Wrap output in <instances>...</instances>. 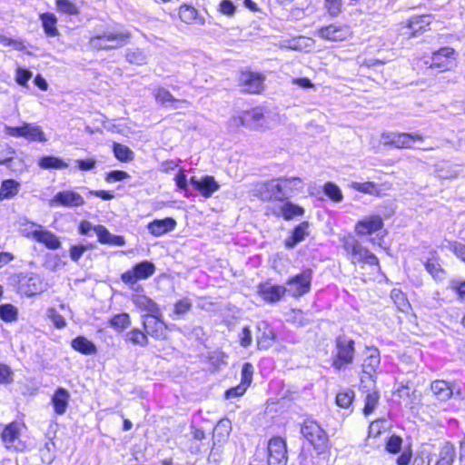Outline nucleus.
<instances>
[{"label": "nucleus", "instance_id": "obj_33", "mask_svg": "<svg viewBox=\"0 0 465 465\" xmlns=\"http://www.w3.org/2000/svg\"><path fill=\"white\" fill-rule=\"evenodd\" d=\"M70 393L63 388L58 387L51 397V403L56 415H63L66 412L69 405Z\"/></svg>", "mask_w": 465, "mask_h": 465}, {"label": "nucleus", "instance_id": "obj_12", "mask_svg": "<svg viewBox=\"0 0 465 465\" xmlns=\"http://www.w3.org/2000/svg\"><path fill=\"white\" fill-rule=\"evenodd\" d=\"M142 327L145 329L148 338L156 341H165L168 338V324L163 319L162 311L159 314L142 316Z\"/></svg>", "mask_w": 465, "mask_h": 465}, {"label": "nucleus", "instance_id": "obj_37", "mask_svg": "<svg viewBox=\"0 0 465 465\" xmlns=\"http://www.w3.org/2000/svg\"><path fill=\"white\" fill-rule=\"evenodd\" d=\"M37 165L43 170H64L68 163L61 157L54 155H43L38 158Z\"/></svg>", "mask_w": 465, "mask_h": 465}, {"label": "nucleus", "instance_id": "obj_57", "mask_svg": "<svg viewBox=\"0 0 465 465\" xmlns=\"http://www.w3.org/2000/svg\"><path fill=\"white\" fill-rule=\"evenodd\" d=\"M14 381V371L5 363L0 362V385H8Z\"/></svg>", "mask_w": 465, "mask_h": 465}, {"label": "nucleus", "instance_id": "obj_6", "mask_svg": "<svg viewBox=\"0 0 465 465\" xmlns=\"http://www.w3.org/2000/svg\"><path fill=\"white\" fill-rule=\"evenodd\" d=\"M312 268H304L300 272L290 276L285 282L287 294L293 299H300L308 294L312 290Z\"/></svg>", "mask_w": 465, "mask_h": 465}, {"label": "nucleus", "instance_id": "obj_41", "mask_svg": "<svg viewBox=\"0 0 465 465\" xmlns=\"http://www.w3.org/2000/svg\"><path fill=\"white\" fill-rule=\"evenodd\" d=\"M109 326L116 332H123L127 330L132 324V319L129 313L121 312L113 315L108 320Z\"/></svg>", "mask_w": 465, "mask_h": 465}, {"label": "nucleus", "instance_id": "obj_34", "mask_svg": "<svg viewBox=\"0 0 465 465\" xmlns=\"http://www.w3.org/2000/svg\"><path fill=\"white\" fill-rule=\"evenodd\" d=\"M45 35L47 37H57L60 35L58 29V18L52 12H44L39 15Z\"/></svg>", "mask_w": 465, "mask_h": 465}, {"label": "nucleus", "instance_id": "obj_10", "mask_svg": "<svg viewBox=\"0 0 465 465\" xmlns=\"http://www.w3.org/2000/svg\"><path fill=\"white\" fill-rule=\"evenodd\" d=\"M265 75L251 69L241 70L238 75V85L247 94H261L265 88Z\"/></svg>", "mask_w": 465, "mask_h": 465}, {"label": "nucleus", "instance_id": "obj_43", "mask_svg": "<svg viewBox=\"0 0 465 465\" xmlns=\"http://www.w3.org/2000/svg\"><path fill=\"white\" fill-rule=\"evenodd\" d=\"M153 96L155 101L162 105L171 103L189 104L186 99H176L168 89L162 86L153 90Z\"/></svg>", "mask_w": 465, "mask_h": 465}, {"label": "nucleus", "instance_id": "obj_47", "mask_svg": "<svg viewBox=\"0 0 465 465\" xmlns=\"http://www.w3.org/2000/svg\"><path fill=\"white\" fill-rule=\"evenodd\" d=\"M55 6L58 12L71 16L80 15V7L74 0H55Z\"/></svg>", "mask_w": 465, "mask_h": 465}, {"label": "nucleus", "instance_id": "obj_52", "mask_svg": "<svg viewBox=\"0 0 465 465\" xmlns=\"http://www.w3.org/2000/svg\"><path fill=\"white\" fill-rule=\"evenodd\" d=\"M403 440L400 435L392 434L386 439L385 450L390 454H398L401 450Z\"/></svg>", "mask_w": 465, "mask_h": 465}, {"label": "nucleus", "instance_id": "obj_14", "mask_svg": "<svg viewBox=\"0 0 465 465\" xmlns=\"http://www.w3.org/2000/svg\"><path fill=\"white\" fill-rule=\"evenodd\" d=\"M154 272V264L150 261H143L123 272L121 274V281L128 286H133L139 281L150 278Z\"/></svg>", "mask_w": 465, "mask_h": 465}, {"label": "nucleus", "instance_id": "obj_54", "mask_svg": "<svg viewBox=\"0 0 465 465\" xmlns=\"http://www.w3.org/2000/svg\"><path fill=\"white\" fill-rule=\"evenodd\" d=\"M193 308V302L189 298L177 300L173 304V313L175 316H183L188 313Z\"/></svg>", "mask_w": 465, "mask_h": 465}, {"label": "nucleus", "instance_id": "obj_39", "mask_svg": "<svg viewBox=\"0 0 465 465\" xmlns=\"http://www.w3.org/2000/svg\"><path fill=\"white\" fill-rule=\"evenodd\" d=\"M20 188L21 183L15 179L3 180L0 184V202L10 200L16 196Z\"/></svg>", "mask_w": 465, "mask_h": 465}, {"label": "nucleus", "instance_id": "obj_23", "mask_svg": "<svg viewBox=\"0 0 465 465\" xmlns=\"http://www.w3.org/2000/svg\"><path fill=\"white\" fill-rule=\"evenodd\" d=\"M177 15L181 22L186 25H203L205 19L200 12L191 4L183 3L177 8Z\"/></svg>", "mask_w": 465, "mask_h": 465}, {"label": "nucleus", "instance_id": "obj_51", "mask_svg": "<svg viewBox=\"0 0 465 465\" xmlns=\"http://www.w3.org/2000/svg\"><path fill=\"white\" fill-rule=\"evenodd\" d=\"M387 430L384 419H376L372 420L368 428L369 439H379Z\"/></svg>", "mask_w": 465, "mask_h": 465}, {"label": "nucleus", "instance_id": "obj_38", "mask_svg": "<svg viewBox=\"0 0 465 465\" xmlns=\"http://www.w3.org/2000/svg\"><path fill=\"white\" fill-rule=\"evenodd\" d=\"M35 241L42 243L45 248L49 250H57L61 247V242L59 238L52 232L44 229L38 231Z\"/></svg>", "mask_w": 465, "mask_h": 465}, {"label": "nucleus", "instance_id": "obj_15", "mask_svg": "<svg viewBox=\"0 0 465 465\" xmlns=\"http://www.w3.org/2000/svg\"><path fill=\"white\" fill-rule=\"evenodd\" d=\"M288 460L287 443L285 439L273 436L267 444V464L286 465Z\"/></svg>", "mask_w": 465, "mask_h": 465}, {"label": "nucleus", "instance_id": "obj_46", "mask_svg": "<svg viewBox=\"0 0 465 465\" xmlns=\"http://www.w3.org/2000/svg\"><path fill=\"white\" fill-rule=\"evenodd\" d=\"M126 62L131 64L142 66L147 64V55L143 49L141 48H130L125 52L124 54Z\"/></svg>", "mask_w": 465, "mask_h": 465}, {"label": "nucleus", "instance_id": "obj_48", "mask_svg": "<svg viewBox=\"0 0 465 465\" xmlns=\"http://www.w3.org/2000/svg\"><path fill=\"white\" fill-rule=\"evenodd\" d=\"M322 191L328 199L333 203H340L343 200V193L341 188L333 182H326L322 185Z\"/></svg>", "mask_w": 465, "mask_h": 465}, {"label": "nucleus", "instance_id": "obj_7", "mask_svg": "<svg viewBox=\"0 0 465 465\" xmlns=\"http://www.w3.org/2000/svg\"><path fill=\"white\" fill-rule=\"evenodd\" d=\"M25 427L23 422L16 420H13L4 427L0 438L6 450L15 452H23L26 450L25 441L21 440V430Z\"/></svg>", "mask_w": 465, "mask_h": 465}, {"label": "nucleus", "instance_id": "obj_45", "mask_svg": "<svg viewBox=\"0 0 465 465\" xmlns=\"http://www.w3.org/2000/svg\"><path fill=\"white\" fill-rule=\"evenodd\" d=\"M355 400V392L352 389L347 388L339 391L335 396V404L341 409H349Z\"/></svg>", "mask_w": 465, "mask_h": 465}, {"label": "nucleus", "instance_id": "obj_63", "mask_svg": "<svg viewBox=\"0 0 465 465\" xmlns=\"http://www.w3.org/2000/svg\"><path fill=\"white\" fill-rule=\"evenodd\" d=\"M87 249L88 246L84 244L72 245L69 249L71 260L77 262Z\"/></svg>", "mask_w": 465, "mask_h": 465}, {"label": "nucleus", "instance_id": "obj_26", "mask_svg": "<svg viewBox=\"0 0 465 465\" xmlns=\"http://www.w3.org/2000/svg\"><path fill=\"white\" fill-rule=\"evenodd\" d=\"M310 223L302 221L296 224L291 231V234L284 240L283 245L286 249H293L298 243L302 242L309 236Z\"/></svg>", "mask_w": 465, "mask_h": 465}, {"label": "nucleus", "instance_id": "obj_42", "mask_svg": "<svg viewBox=\"0 0 465 465\" xmlns=\"http://www.w3.org/2000/svg\"><path fill=\"white\" fill-rule=\"evenodd\" d=\"M71 346L74 351L84 355H93L97 352L96 346L84 336L74 338L71 342Z\"/></svg>", "mask_w": 465, "mask_h": 465}, {"label": "nucleus", "instance_id": "obj_28", "mask_svg": "<svg viewBox=\"0 0 465 465\" xmlns=\"http://www.w3.org/2000/svg\"><path fill=\"white\" fill-rule=\"evenodd\" d=\"M371 381L372 386L371 388L362 390V392L364 393V405L361 411L365 417H368L374 412L381 399L380 391L375 384V380L371 379Z\"/></svg>", "mask_w": 465, "mask_h": 465}, {"label": "nucleus", "instance_id": "obj_29", "mask_svg": "<svg viewBox=\"0 0 465 465\" xmlns=\"http://www.w3.org/2000/svg\"><path fill=\"white\" fill-rule=\"evenodd\" d=\"M176 221L173 217H165L163 219H154L148 223V232L154 237H160L175 229Z\"/></svg>", "mask_w": 465, "mask_h": 465}, {"label": "nucleus", "instance_id": "obj_4", "mask_svg": "<svg viewBox=\"0 0 465 465\" xmlns=\"http://www.w3.org/2000/svg\"><path fill=\"white\" fill-rule=\"evenodd\" d=\"M433 22L434 15L431 14L412 15L396 25V32L398 36L410 40L429 32Z\"/></svg>", "mask_w": 465, "mask_h": 465}, {"label": "nucleus", "instance_id": "obj_18", "mask_svg": "<svg viewBox=\"0 0 465 465\" xmlns=\"http://www.w3.org/2000/svg\"><path fill=\"white\" fill-rule=\"evenodd\" d=\"M383 227V218L378 214H371L358 220L354 225V232L357 236L364 237L378 232Z\"/></svg>", "mask_w": 465, "mask_h": 465}, {"label": "nucleus", "instance_id": "obj_59", "mask_svg": "<svg viewBox=\"0 0 465 465\" xmlns=\"http://www.w3.org/2000/svg\"><path fill=\"white\" fill-rule=\"evenodd\" d=\"M32 73L27 68L17 67L15 70V82L21 86H27L28 81L32 78Z\"/></svg>", "mask_w": 465, "mask_h": 465}, {"label": "nucleus", "instance_id": "obj_55", "mask_svg": "<svg viewBox=\"0 0 465 465\" xmlns=\"http://www.w3.org/2000/svg\"><path fill=\"white\" fill-rule=\"evenodd\" d=\"M324 8L331 17H337L342 13V0H324Z\"/></svg>", "mask_w": 465, "mask_h": 465}, {"label": "nucleus", "instance_id": "obj_31", "mask_svg": "<svg viewBox=\"0 0 465 465\" xmlns=\"http://www.w3.org/2000/svg\"><path fill=\"white\" fill-rule=\"evenodd\" d=\"M131 300L138 310L146 312V314L143 316H152V314H159V312H161L159 305L145 294H134L132 296Z\"/></svg>", "mask_w": 465, "mask_h": 465}, {"label": "nucleus", "instance_id": "obj_19", "mask_svg": "<svg viewBox=\"0 0 465 465\" xmlns=\"http://www.w3.org/2000/svg\"><path fill=\"white\" fill-rule=\"evenodd\" d=\"M351 263L359 265L361 269L369 267L371 272L368 274L362 273V280L364 282L375 281L378 274L381 273V267L379 258L370 250L360 255L355 260H351Z\"/></svg>", "mask_w": 465, "mask_h": 465}, {"label": "nucleus", "instance_id": "obj_30", "mask_svg": "<svg viewBox=\"0 0 465 465\" xmlns=\"http://www.w3.org/2000/svg\"><path fill=\"white\" fill-rule=\"evenodd\" d=\"M94 231L96 233L98 242L101 244L117 247L125 245L124 236L112 234L103 224L94 225Z\"/></svg>", "mask_w": 465, "mask_h": 465}, {"label": "nucleus", "instance_id": "obj_53", "mask_svg": "<svg viewBox=\"0 0 465 465\" xmlns=\"http://www.w3.org/2000/svg\"><path fill=\"white\" fill-rule=\"evenodd\" d=\"M42 227L41 224L26 220L21 223L20 232L24 237L35 240L38 231L41 230Z\"/></svg>", "mask_w": 465, "mask_h": 465}, {"label": "nucleus", "instance_id": "obj_25", "mask_svg": "<svg viewBox=\"0 0 465 465\" xmlns=\"http://www.w3.org/2000/svg\"><path fill=\"white\" fill-rule=\"evenodd\" d=\"M52 202L63 207H79L84 204V197L72 190L58 192Z\"/></svg>", "mask_w": 465, "mask_h": 465}, {"label": "nucleus", "instance_id": "obj_56", "mask_svg": "<svg viewBox=\"0 0 465 465\" xmlns=\"http://www.w3.org/2000/svg\"><path fill=\"white\" fill-rule=\"evenodd\" d=\"M391 300L395 305L400 309L403 310L404 307L409 305L408 299L405 293L400 289H392L390 294Z\"/></svg>", "mask_w": 465, "mask_h": 465}, {"label": "nucleus", "instance_id": "obj_49", "mask_svg": "<svg viewBox=\"0 0 465 465\" xmlns=\"http://www.w3.org/2000/svg\"><path fill=\"white\" fill-rule=\"evenodd\" d=\"M276 341V334L272 329L265 330L261 335L257 336V349L265 351L271 348Z\"/></svg>", "mask_w": 465, "mask_h": 465}, {"label": "nucleus", "instance_id": "obj_11", "mask_svg": "<svg viewBox=\"0 0 465 465\" xmlns=\"http://www.w3.org/2000/svg\"><path fill=\"white\" fill-rule=\"evenodd\" d=\"M264 112L262 107L256 106L243 110L237 116L232 117L230 124L234 129L242 127L257 130L262 126L264 121Z\"/></svg>", "mask_w": 465, "mask_h": 465}, {"label": "nucleus", "instance_id": "obj_21", "mask_svg": "<svg viewBox=\"0 0 465 465\" xmlns=\"http://www.w3.org/2000/svg\"><path fill=\"white\" fill-rule=\"evenodd\" d=\"M192 186L204 198H210L220 189V184L213 175H204L201 179L196 176L190 178Z\"/></svg>", "mask_w": 465, "mask_h": 465}, {"label": "nucleus", "instance_id": "obj_61", "mask_svg": "<svg viewBox=\"0 0 465 465\" xmlns=\"http://www.w3.org/2000/svg\"><path fill=\"white\" fill-rule=\"evenodd\" d=\"M252 342V331L249 326L242 327L239 334V343L243 348H248Z\"/></svg>", "mask_w": 465, "mask_h": 465}, {"label": "nucleus", "instance_id": "obj_64", "mask_svg": "<svg viewBox=\"0 0 465 465\" xmlns=\"http://www.w3.org/2000/svg\"><path fill=\"white\" fill-rule=\"evenodd\" d=\"M450 251L465 263V244L460 242H453L450 246Z\"/></svg>", "mask_w": 465, "mask_h": 465}, {"label": "nucleus", "instance_id": "obj_60", "mask_svg": "<svg viewBox=\"0 0 465 465\" xmlns=\"http://www.w3.org/2000/svg\"><path fill=\"white\" fill-rule=\"evenodd\" d=\"M0 44L5 46H13L18 51H23L25 49V45L23 40L6 37L2 34H0Z\"/></svg>", "mask_w": 465, "mask_h": 465}, {"label": "nucleus", "instance_id": "obj_44", "mask_svg": "<svg viewBox=\"0 0 465 465\" xmlns=\"http://www.w3.org/2000/svg\"><path fill=\"white\" fill-rule=\"evenodd\" d=\"M19 319V310L13 303L0 304V320L5 323H13Z\"/></svg>", "mask_w": 465, "mask_h": 465}, {"label": "nucleus", "instance_id": "obj_2", "mask_svg": "<svg viewBox=\"0 0 465 465\" xmlns=\"http://www.w3.org/2000/svg\"><path fill=\"white\" fill-rule=\"evenodd\" d=\"M300 431L315 455L320 456L330 451L329 435L317 420L311 418L305 419L301 424Z\"/></svg>", "mask_w": 465, "mask_h": 465}, {"label": "nucleus", "instance_id": "obj_24", "mask_svg": "<svg viewBox=\"0 0 465 465\" xmlns=\"http://www.w3.org/2000/svg\"><path fill=\"white\" fill-rule=\"evenodd\" d=\"M381 364V352L375 346L365 347V357L361 363L362 371L371 377L376 373Z\"/></svg>", "mask_w": 465, "mask_h": 465}, {"label": "nucleus", "instance_id": "obj_22", "mask_svg": "<svg viewBox=\"0 0 465 465\" xmlns=\"http://www.w3.org/2000/svg\"><path fill=\"white\" fill-rule=\"evenodd\" d=\"M423 265L435 281L445 279L447 272L442 267L441 259L437 250L431 249L429 252V257L423 262Z\"/></svg>", "mask_w": 465, "mask_h": 465}, {"label": "nucleus", "instance_id": "obj_20", "mask_svg": "<svg viewBox=\"0 0 465 465\" xmlns=\"http://www.w3.org/2000/svg\"><path fill=\"white\" fill-rule=\"evenodd\" d=\"M257 294L265 303L275 304L286 296L287 289L280 284L260 282L257 285Z\"/></svg>", "mask_w": 465, "mask_h": 465}, {"label": "nucleus", "instance_id": "obj_32", "mask_svg": "<svg viewBox=\"0 0 465 465\" xmlns=\"http://www.w3.org/2000/svg\"><path fill=\"white\" fill-rule=\"evenodd\" d=\"M381 186L385 189H391V184L390 183H384L382 184H378L374 182L367 181V182H352L351 187L359 193L373 195L376 197H381L384 195Z\"/></svg>", "mask_w": 465, "mask_h": 465}, {"label": "nucleus", "instance_id": "obj_17", "mask_svg": "<svg viewBox=\"0 0 465 465\" xmlns=\"http://www.w3.org/2000/svg\"><path fill=\"white\" fill-rule=\"evenodd\" d=\"M253 372V366L251 362L243 363L241 370V382L226 390L223 394L224 398L229 400L244 395L252 382Z\"/></svg>", "mask_w": 465, "mask_h": 465}, {"label": "nucleus", "instance_id": "obj_1", "mask_svg": "<svg viewBox=\"0 0 465 465\" xmlns=\"http://www.w3.org/2000/svg\"><path fill=\"white\" fill-rule=\"evenodd\" d=\"M300 183H302V179L297 176H281L258 182L254 184L253 195L264 203L282 202V203L279 207L266 206L264 215L291 221L302 217L305 213V209L302 205L289 201L288 192L292 193L296 190L295 185Z\"/></svg>", "mask_w": 465, "mask_h": 465}, {"label": "nucleus", "instance_id": "obj_40", "mask_svg": "<svg viewBox=\"0 0 465 465\" xmlns=\"http://www.w3.org/2000/svg\"><path fill=\"white\" fill-rule=\"evenodd\" d=\"M125 341L133 346L146 347L149 344V338L145 329L133 328L126 333Z\"/></svg>", "mask_w": 465, "mask_h": 465}, {"label": "nucleus", "instance_id": "obj_13", "mask_svg": "<svg viewBox=\"0 0 465 465\" xmlns=\"http://www.w3.org/2000/svg\"><path fill=\"white\" fill-rule=\"evenodd\" d=\"M458 52L450 46H443L432 52L430 68L439 72L450 71L456 64Z\"/></svg>", "mask_w": 465, "mask_h": 465}, {"label": "nucleus", "instance_id": "obj_50", "mask_svg": "<svg viewBox=\"0 0 465 465\" xmlns=\"http://www.w3.org/2000/svg\"><path fill=\"white\" fill-rule=\"evenodd\" d=\"M113 152L114 157L120 162L128 163L134 159V152L125 144L114 143Z\"/></svg>", "mask_w": 465, "mask_h": 465}, {"label": "nucleus", "instance_id": "obj_16", "mask_svg": "<svg viewBox=\"0 0 465 465\" xmlns=\"http://www.w3.org/2000/svg\"><path fill=\"white\" fill-rule=\"evenodd\" d=\"M426 136L420 133L398 132L384 135L385 143L397 149H411L416 143H422Z\"/></svg>", "mask_w": 465, "mask_h": 465}, {"label": "nucleus", "instance_id": "obj_9", "mask_svg": "<svg viewBox=\"0 0 465 465\" xmlns=\"http://www.w3.org/2000/svg\"><path fill=\"white\" fill-rule=\"evenodd\" d=\"M7 135L15 138H24L31 143H45L47 142L46 134L40 125L24 122L20 126H5Z\"/></svg>", "mask_w": 465, "mask_h": 465}, {"label": "nucleus", "instance_id": "obj_62", "mask_svg": "<svg viewBox=\"0 0 465 465\" xmlns=\"http://www.w3.org/2000/svg\"><path fill=\"white\" fill-rule=\"evenodd\" d=\"M218 11L224 15L232 16L236 7L231 0H222L218 5Z\"/></svg>", "mask_w": 465, "mask_h": 465}, {"label": "nucleus", "instance_id": "obj_5", "mask_svg": "<svg viewBox=\"0 0 465 465\" xmlns=\"http://www.w3.org/2000/svg\"><path fill=\"white\" fill-rule=\"evenodd\" d=\"M132 38L130 31L104 32L95 34L89 38L90 47L97 51H110L119 49L127 45Z\"/></svg>", "mask_w": 465, "mask_h": 465}, {"label": "nucleus", "instance_id": "obj_36", "mask_svg": "<svg viewBox=\"0 0 465 465\" xmlns=\"http://www.w3.org/2000/svg\"><path fill=\"white\" fill-rule=\"evenodd\" d=\"M455 458V445L450 441H445L439 450L438 459L434 465H453Z\"/></svg>", "mask_w": 465, "mask_h": 465}, {"label": "nucleus", "instance_id": "obj_3", "mask_svg": "<svg viewBox=\"0 0 465 465\" xmlns=\"http://www.w3.org/2000/svg\"><path fill=\"white\" fill-rule=\"evenodd\" d=\"M356 357L355 341L345 334L334 339L331 365L335 371H342L354 363Z\"/></svg>", "mask_w": 465, "mask_h": 465}, {"label": "nucleus", "instance_id": "obj_58", "mask_svg": "<svg viewBox=\"0 0 465 465\" xmlns=\"http://www.w3.org/2000/svg\"><path fill=\"white\" fill-rule=\"evenodd\" d=\"M130 177V174L123 170H114L110 171L105 173L104 180L108 183H113L115 182L124 181L125 179H128Z\"/></svg>", "mask_w": 465, "mask_h": 465}, {"label": "nucleus", "instance_id": "obj_8", "mask_svg": "<svg viewBox=\"0 0 465 465\" xmlns=\"http://www.w3.org/2000/svg\"><path fill=\"white\" fill-rule=\"evenodd\" d=\"M318 37L328 42H345L351 40L354 32L349 24L331 23L317 29Z\"/></svg>", "mask_w": 465, "mask_h": 465}, {"label": "nucleus", "instance_id": "obj_35", "mask_svg": "<svg viewBox=\"0 0 465 465\" xmlns=\"http://www.w3.org/2000/svg\"><path fill=\"white\" fill-rule=\"evenodd\" d=\"M430 390L440 401H446L452 397V386L444 380H435L430 384Z\"/></svg>", "mask_w": 465, "mask_h": 465}, {"label": "nucleus", "instance_id": "obj_27", "mask_svg": "<svg viewBox=\"0 0 465 465\" xmlns=\"http://www.w3.org/2000/svg\"><path fill=\"white\" fill-rule=\"evenodd\" d=\"M341 247L349 256L350 260H355L360 255H362L369 249L363 246L361 242L356 239L352 234L348 233L340 239Z\"/></svg>", "mask_w": 465, "mask_h": 465}]
</instances>
